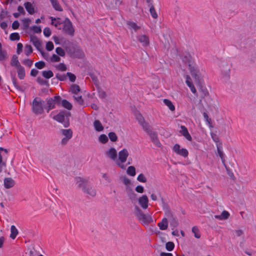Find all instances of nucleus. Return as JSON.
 I'll use <instances>...</instances> for the list:
<instances>
[{
  "instance_id": "f257e3e1",
  "label": "nucleus",
  "mask_w": 256,
  "mask_h": 256,
  "mask_svg": "<svg viewBox=\"0 0 256 256\" xmlns=\"http://www.w3.org/2000/svg\"><path fill=\"white\" fill-rule=\"evenodd\" d=\"M134 214L142 224L148 225L150 223L152 222V216L148 214H144L137 206H134Z\"/></svg>"
},
{
  "instance_id": "f03ea898",
  "label": "nucleus",
  "mask_w": 256,
  "mask_h": 256,
  "mask_svg": "<svg viewBox=\"0 0 256 256\" xmlns=\"http://www.w3.org/2000/svg\"><path fill=\"white\" fill-rule=\"evenodd\" d=\"M70 116V112L61 111L58 114L54 116L53 119L62 124L65 128H68L70 126L69 118Z\"/></svg>"
},
{
  "instance_id": "7ed1b4c3",
  "label": "nucleus",
  "mask_w": 256,
  "mask_h": 256,
  "mask_svg": "<svg viewBox=\"0 0 256 256\" xmlns=\"http://www.w3.org/2000/svg\"><path fill=\"white\" fill-rule=\"evenodd\" d=\"M44 102L40 98H36L32 102V110L36 114H41L44 112Z\"/></svg>"
},
{
  "instance_id": "20e7f679",
  "label": "nucleus",
  "mask_w": 256,
  "mask_h": 256,
  "mask_svg": "<svg viewBox=\"0 0 256 256\" xmlns=\"http://www.w3.org/2000/svg\"><path fill=\"white\" fill-rule=\"evenodd\" d=\"M129 156L128 150L126 148L122 149L118 153V160H116L117 166L122 169H126V166L124 164Z\"/></svg>"
},
{
  "instance_id": "39448f33",
  "label": "nucleus",
  "mask_w": 256,
  "mask_h": 256,
  "mask_svg": "<svg viewBox=\"0 0 256 256\" xmlns=\"http://www.w3.org/2000/svg\"><path fill=\"white\" fill-rule=\"evenodd\" d=\"M60 134L63 136L60 144L62 146L66 145L72 136V130L70 128L61 129L60 130Z\"/></svg>"
},
{
  "instance_id": "423d86ee",
  "label": "nucleus",
  "mask_w": 256,
  "mask_h": 256,
  "mask_svg": "<svg viewBox=\"0 0 256 256\" xmlns=\"http://www.w3.org/2000/svg\"><path fill=\"white\" fill-rule=\"evenodd\" d=\"M63 31L71 36H73L74 34V29L70 20L66 18L63 22Z\"/></svg>"
},
{
  "instance_id": "0eeeda50",
  "label": "nucleus",
  "mask_w": 256,
  "mask_h": 256,
  "mask_svg": "<svg viewBox=\"0 0 256 256\" xmlns=\"http://www.w3.org/2000/svg\"><path fill=\"white\" fill-rule=\"evenodd\" d=\"M189 70L192 77L194 79L195 81L197 82H199L202 78V74L196 64L194 65L191 64Z\"/></svg>"
},
{
  "instance_id": "6e6552de",
  "label": "nucleus",
  "mask_w": 256,
  "mask_h": 256,
  "mask_svg": "<svg viewBox=\"0 0 256 256\" xmlns=\"http://www.w3.org/2000/svg\"><path fill=\"white\" fill-rule=\"evenodd\" d=\"M144 131L149 135L152 142L156 146L158 147L161 146V144L158 138L156 132L152 131L150 128H148V130H145Z\"/></svg>"
},
{
  "instance_id": "1a4fd4ad",
  "label": "nucleus",
  "mask_w": 256,
  "mask_h": 256,
  "mask_svg": "<svg viewBox=\"0 0 256 256\" xmlns=\"http://www.w3.org/2000/svg\"><path fill=\"white\" fill-rule=\"evenodd\" d=\"M172 150L176 154L184 158L187 157L188 154V150L184 148H180V146L178 144H175L173 146Z\"/></svg>"
},
{
  "instance_id": "9d476101",
  "label": "nucleus",
  "mask_w": 256,
  "mask_h": 256,
  "mask_svg": "<svg viewBox=\"0 0 256 256\" xmlns=\"http://www.w3.org/2000/svg\"><path fill=\"white\" fill-rule=\"evenodd\" d=\"M122 2V0H106L105 4L109 9H115Z\"/></svg>"
},
{
  "instance_id": "9b49d317",
  "label": "nucleus",
  "mask_w": 256,
  "mask_h": 256,
  "mask_svg": "<svg viewBox=\"0 0 256 256\" xmlns=\"http://www.w3.org/2000/svg\"><path fill=\"white\" fill-rule=\"evenodd\" d=\"M106 156L112 160H116L118 154L116 150L114 148H110L106 152Z\"/></svg>"
},
{
  "instance_id": "f8f14e48",
  "label": "nucleus",
  "mask_w": 256,
  "mask_h": 256,
  "mask_svg": "<svg viewBox=\"0 0 256 256\" xmlns=\"http://www.w3.org/2000/svg\"><path fill=\"white\" fill-rule=\"evenodd\" d=\"M136 118L138 123L142 126L144 130H148V128H150V125L145 122L144 117L140 114H136Z\"/></svg>"
},
{
  "instance_id": "ddd939ff",
  "label": "nucleus",
  "mask_w": 256,
  "mask_h": 256,
  "mask_svg": "<svg viewBox=\"0 0 256 256\" xmlns=\"http://www.w3.org/2000/svg\"><path fill=\"white\" fill-rule=\"evenodd\" d=\"M138 202L140 206L143 209H146L148 207V199L146 196L143 195L140 197L138 199Z\"/></svg>"
},
{
  "instance_id": "4468645a",
  "label": "nucleus",
  "mask_w": 256,
  "mask_h": 256,
  "mask_svg": "<svg viewBox=\"0 0 256 256\" xmlns=\"http://www.w3.org/2000/svg\"><path fill=\"white\" fill-rule=\"evenodd\" d=\"M138 42L142 44L143 46H147L149 45L150 40L146 34H141L137 37Z\"/></svg>"
},
{
  "instance_id": "2eb2a0df",
  "label": "nucleus",
  "mask_w": 256,
  "mask_h": 256,
  "mask_svg": "<svg viewBox=\"0 0 256 256\" xmlns=\"http://www.w3.org/2000/svg\"><path fill=\"white\" fill-rule=\"evenodd\" d=\"M30 42L32 43L34 46L36 48L39 50L41 51L42 49V44L40 40L34 36H30Z\"/></svg>"
},
{
  "instance_id": "dca6fc26",
  "label": "nucleus",
  "mask_w": 256,
  "mask_h": 256,
  "mask_svg": "<svg viewBox=\"0 0 256 256\" xmlns=\"http://www.w3.org/2000/svg\"><path fill=\"white\" fill-rule=\"evenodd\" d=\"M182 60L186 64H188L189 68L190 67L191 64L192 65L195 64L192 57L188 54H186L182 57Z\"/></svg>"
},
{
  "instance_id": "f3484780",
  "label": "nucleus",
  "mask_w": 256,
  "mask_h": 256,
  "mask_svg": "<svg viewBox=\"0 0 256 256\" xmlns=\"http://www.w3.org/2000/svg\"><path fill=\"white\" fill-rule=\"evenodd\" d=\"M186 82L187 86L190 88L192 92L196 96H197L196 90L195 87L194 86V84H192V83L191 82V78H190V76L188 75H187L186 76Z\"/></svg>"
},
{
  "instance_id": "a211bd4d",
  "label": "nucleus",
  "mask_w": 256,
  "mask_h": 256,
  "mask_svg": "<svg viewBox=\"0 0 256 256\" xmlns=\"http://www.w3.org/2000/svg\"><path fill=\"white\" fill-rule=\"evenodd\" d=\"M181 130L180 131V133L182 134V136L188 140L192 141V138L189 134L187 128L184 126H180Z\"/></svg>"
},
{
  "instance_id": "6ab92c4d",
  "label": "nucleus",
  "mask_w": 256,
  "mask_h": 256,
  "mask_svg": "<svg viewBox=\"0 0 256 256\" xmlns=\"http://www.w3.org/2000/svg\"><path fill=\"white\" fill-rule=\"evenodd\" d=\"M16 70L18 78L20 80L24 79L26 75L24 68L22 66H19L18 67L16 68Z\"/></svg>"
},
{
  "instance_id": "aec40b11",
  "label": "nucleus",
  "mask_w": 256,
  "mask_h": 256,
  "mask_svg": "<svg viewBox=\"0 0 256 256\" xmlns=\"http://www.w3.org/2000/svg\"><path fill=\"white\" fill-rule=\"evenodd\" d=\"M53 8L57 11L62 12V8L58 0H50Z\"/></svg>"
},
{
  "instance_id": "412c9836",
  "label": "nucleus",
  "mask_w": 256,
  "mask_h": 256,
  "mask_svg": "<svg viewBox=\"0 0 256 256\" xmlns=\"http://www.w3.org/2000/svg\"><path fill=\"white\" fill-rule=\"evenodd\" d=\"M77 184L80 188H85L88 185V181L81 178H77Z\"/></svg>"
},
{
  "instance_id": "4be33fe9",
  "label": "nucleus",
  "mask_w": 256,
  "mask_h": 256,
  "mask_svg": "<svg viewBox=\"0 0 256 256\" xmlns=\"http://www.w3.org/2000/svg\"><path fill=\"white\" fill-rule=\"evenodd\" d=\"M46 102L48 104L46 110L47 112H48L50 110L55 108L56 102H54V100H53L52 98L47 99Z\"/></svg>"
},
{
  "instance_id": "5701e85b",
  "label": "nucleus",
  "mask_w": 256,
  "mask_h": 256,
  "mask_svg": "<svg viewBox=\"0 0 256 256\" xmlns=\"http://www.w3.org/2000/svg\"><path fill=\"white\" fill-rule=\"evenodd\" d=\"M24 6L26 11L30 14H32L34 13V9L30 2H26L24 4Z\"/></svg>"
},
{
  "instance_id": "b1692460",
  "label": "nucleus",
  "mask_w": 256,
  "mask_h": 256,
  "mask_svg": "<svg viewBox=\"0 0 256 256\" xmlns=\"http://www.w3.org/2000/svg\"><path fill=\"white\" fill-rule=\"evenodd\" d=\"M158 226L161 230H166L168 226V222L166 218H163L162 222L158 224Z\"/></svg>"
},
{
  "instance_id": "393cba45",
  "label": "nucleus",
  "mask_w": 256,
  "mask_h": 256,
  "mask_svg": "<svg viewBox=\"0 0 256 256\" xmlns=\"http://www.w3.org/2000/svg\"><path fill=\"white\" fill-rule=\"evenodd\" d=\"M70 92L72 94H76L81 92V89L79 86L73 84L70 87Z\"/></svg>"
},
{
  "instance_id": "a878e982",
  "label": "nucleus",
  "mask_w": 256,
  "mask_h": 256,
  "mask_svg": "<svg viewBox=\"0 0 256 256\" xmlns=\"http://www.w3.org/2000/svg\"><path fill=\"white\" fill-rule=\"evenodd\" d=\"M10 65L12 66H15L16 68L21 66L18 60V58L16 55H13L10 62Z\"/></svg>"
},
{
  "instance_id": "bb28decb",
  "label": "nucleus",
  "mask_w": 256,
  "mask_h": 256,
  "mask_svg": "<svg viewBox=\"0 0 256 256\" xmlns=\"http://www.w3.org/2000/svg\"><path fill=\"white\" fill-rule=\"evenodd\" d=\"M4 185L6 188H10L14 185V181L11 178H6L4 180Z\"/></svg>"
},
{
  "instance_id": "cd10ccee",
  "label": "nucleus",
  "mask_w": 256,
  "mask_h": 256,
  "mask_svg": "<svg viewBox=\"0 0 256 256\" xmlns=\"http://www.w3.org/2000/svg\"><path fill=\"white\" fill-rule=\"evenodd\" d=\"M73 97L74 99L80 105H83L84 104V102L83 99L82 98V96L81 94V92L73 94Z\"/></svg>"
},
{
  "instance_id": "c85d7f7f",
  "label": "nucleus",
  "mask_w": 256,
  "mask_h": 256,
  "mask_svg": "<svg viewBox=\"0 0 256 256\" xmlns=\"http://www.w3.org/2000/svg\"><path fill=\"white\" fill-rule=\"evenodd\" d=\"M18 234V230L16 228V226L14 225L10 227V238L13 240H14L17 234Z\"/></svg>"
},
{
  "instance_id": "c756f323",
  "label": "nucleus",
  "mask_w": 256,
  "mask_h": 256,
  "mask_svg": "<svg viewBox=\"0 0 256 256\" xmlns=\"http://www.w3.org/2000/svg\"><path fill=\"white\" fill-rule=\"evenodd\" d=\"M95 130L98 132H101L104 130V127L98 120H96L94 122Z\"/></svg>"
},
{
  "instance_id": "7c9ffc66",
  "label": "nucleus",
  "mask_w": 256,
  "mask_h": 256,
  "mask_svg": "<svg viewBox=\"0 0 256 256\" xmlns=\"http://www.w3.org/2000/svg\"><path fill=\"white\" fill-rule=\"evenodd\" d=\"M216 147H217L218 153L219 156H220V158L222 160V162L223 163H224V154L222 150V147L221 144H217Z\"/></svg>"
},
{
  "instance_id": "2f4dec72",
  "label": "nucleus",
  "mask_w": 256,
  "mask_h": 256,
  "mask_svg": "<svg viewBox=\"0 0 256 256\" xmlns=\"http://www.w3.org/2000/svg\"><path fill=\"white\" fill-rule=\"evenodd\" d=\"M164 103L169 108L171 111H174L175 106L172 104V102L168 99H164L163 100Z\"/></svg>"
},
{
  "instance_id": "473e14b6",
  "label": "nucleus",
  "mask_w": 256,
  "mask_h": 256,
  "mask_svg": "<svg viewBox=\"0 0 256 256\" xmlns=\"http://www.w3.org/2000/svg\"><path fill=\"white\" fill-rule=\"evenodd\" d=\"M42 75L46 78L49 79L53 76L54 74L50 70H44L42 72Z\"/></svg>"
},
{
  "instance_id": "72a5a7b5",
  "label": "nucleus",
  "mask_w": 256,
  "mask_h": 256,
  "mask_svg": "<svg viewBox=\"0 0 256 256\" xmlns=\"http://www.w3.org/2000/svg\"><path fill=\"white\" fill-rule=\"evenodd\" d=\"M7 52L2 49V46L0 42V60H3L7 58Z\"/></svg>"
},
{
  "instance_id": "f704fd0d",
  "label": "nucleus",
  "mask_w": 256,
  "mask_h": 256,
  "mask_svg": "<svg viewBox=\"0 0 256 256\" xmlns=\"http://www.w3.org/2000/svg\"><path fill=\"white\" fill-rule=\"evenodd\" d=\"M62 106L68 110H70L72 107V104L66 100H62Z\"/></svg>"
},
{
  "instance_id": "c9c22d12",
  "label": "nucleus",
  "mask_w": 256,
  "mask_h": 256,
  "mask_svg": "<svg viewBox=\"0 0 256 256\" xmlns=\"http://www.w3.org/2000/svg\"><path fill=\"white\" fill-rule=\"evenodd\" d=\"M50 18L52 20V24L54 25L56 27H58L60 24H63V22L58 21V20H60V18H55L51 16Z\"/></svg>"
},
{
  "instance_id": "e433bc0d",
  "label": "nucleus",
  "mask_w": 256,
  "mask_h": 256,
  "mask_svg": "<svg viewBox=\"0 0 256 256\" xmlns=\"http://www.w3.org/2000/svg\"><path fill=\"white\" fill-rule=\"evenodd\" d=\"M126 172L128 174L131 176H134L136 175V168L134 166H130L128 167Z\"/></svg>"
},
{
  "instance_id": "4c0bfd02",
  "label": "nucleus",
  "mask_w": 256,
  "mask_h": 256,
  "mask_svg": "<svg viewBox=\"0 0 256 256\" xmlns=\"http://www.w3.org/2000/svg\"><path fill=\"white\" fill-rule=\"evenodd\" d=\"M200 92H201V96L204 98L205 96L208 94V92L204 86H201L199 90Z\"/></svg>"
},
{
  "instance_id": "58836bf2",
  "label": "nucleus",
  "mask_w": 256,
  "mask_h": 256,
  "mask_svg": "<svg viewBox=\"0 0 256 256\" xmlns=\"http://www.w3.org/2000/svg\"><path fill=\"white\" fill-rule=\"evenodd\" d=\"M192 232L194 234L195 238H199L200 237V230L196 226H194L192 228Z\"/></svg>"
},
{
  "instance_id": "ea45409f",
  "label": "nucleus",
  "mask_w": 256,
  "mask_h": 256,
  "mask_svg": "<svg viewBox=\"0 0 256 256\" xmlns=\"http://www.w3.org/2000/svg\"><path fill=\"white\" fill-rule=\"evenodd\" d=\"M10 38L11 40H18L20 38L19 34L17 32H14L10 34Z\"/></svg>"
},
{
  "instance_id": "a19ab883",
  "label": "nucleus",
  "mask_w": 256,
  "mask_h": 256,
  "mask_svg": "<svg viewBox=\"0 0 256 256\" xmlns=\"http://www.w3.org/2000/svg\"><path fill=\"white\" fill-rule=\"evenodd\" d=\"M150 4L151 6L150 5V12L151 14V16H152V17L153 18H158V14H156V12L155 9H154V8L152 4Z\"/></svg>"
},
{
  "instance_id": "79ce46f5",
  "label": "nucleus",
  "mask_w": 256,
  "mask_h": 256,
  "mask_svg": "<svg viewBox=\"0 0 256 256\" xmlns=\"http://www.w3.org/2000/svg\"><path fill=\"white\" fill-rule=\"evenodd\" d=\"M174 248V244L173 242H168L166 244V248L168 251H172Z\"/></svg>"
},
{
  "instance_id": "37998d69",
  "label": "nucleus",
  "mask_w": 256,
  "mask_h": 256,
  "mask_svg": "<svg viewBox=\"0 0 256 256\" xmlns=\"http://www.w3.org/2000/svg\"><path fill=\"white\" fill-rule=\"evenodd\" d=\"M30 22V20L28 18H25L24 20H22L24 28L25 30L28 29L29 28Z\"/></svg>"
},
{
  "instance_id": "c03bdc74",
  "label": "nucleus",
  "mask_w": 256,
  "mask_h": 256,
  "mask_svg": "<svg viewBox=\"0 0 256 256\" xmlns=\"http://www.w3.org/2000/svg\"><path fill=\"white\" fill-rule=\"evenodd\" d=\"M98 140L102 144H105L108 141V138L104 134H102L100 136Z\"/></svg>"
},
{
  "instance_id": "a18cd8bd",
  "label": "nucleus",
  "mask_w": 256,
  "mask_h": 256,
  "mask_svg": "<svg viewBox=\"0 0 256 256\" xmlns=\"http://www.w3.org/2000/svg\"><path fill=\"white\" fill-rule=\"evenodd\" d=\"M32 52V48L30 45L26 44L25 46L24 52L26 56H29Z\"/></svg>"
},
{
  "instance_id": "49530a36",
  "label": "nucleus",
  "mask_w": 256,
  "mask_h": 256,
  "mask_svg": "<svg viewBox=\"0 0 256 256\" xmlns=\"http://www.w3.org/2000/svg\"><path fill=\"white\" fill-rule=\"evenodd\" d=\"M108 136V137H109L110 140L112 142H114L117 140L118 136L114 132H109Z\"/></svg>"
},
{
  "instance_id": "de8ad7c7",
  "label": "nucleus",
  "mask_w": 256,
  "mask_h": 256,
  "mask_svg": "<svg viewBox=\"0 0 256 256\" xmlns=\"http://www.w3.org/2000/svg\"><path fill=\"white\" fill-rule=\"evenodd\" d=\"M56 52L59 56H65V52L62 48L58 47L56 48Z\"/></svg>"
},
{
  "instance_id": "09e8293b",
  "label": "nucleus",
  "mask_w": 256,
  "mask_h": 256,
  "mask_svg": "<svg viewBox=\"0 0 256 256\" xmlns=\"http://www.w3.org/2000/svg\"><path fill=\"white\" fill-rule=\"evenodd\" d=\"M203 116H204V120L208 122V124L210 128H212V120L210 118H208V114L206 112H204L203 113Z\"/></svg>"
},
{
  "instance_id": "8fccbe9b",
  "label": "nucleus",
  "mask_w": 256,
  "mask_h": 256,
  "mask_svg": "<svg viewBox=\"0 0 256 256\" xmlns=\"http://www.w3.org/2000/svg\"><path fill=\"white\" fill-rule=\"evenodd\" d=\"M56 67L58 70H60L62 72H64L67 69L66 66L63 63L58 64Z\"/></svg>"
},
{
  "instance_id": "3c124183",
  "label": "nucleus",
  "mask_w": 256,
  "mask_h": 256,
  "mask_svg": "<svg viewBox=\"0 0 256 256\" xmlns=\"http://www.w3.org/2000/svg\"><path fill=\"white\" fill-rule=\"evenodd\" d=\"M35 66L38 68V69H42L46 66V64L43 61H40L38 62H36L35 64Z\"/></svg>"
},
{
  "instance_id": "603ef678",
  "label": "nucleus",
  "mask_w": 256,
  "mask_h": 256,
  "mask_svg": "<svg viewBox=\"0 0 256 256\" xmlns=\"http://www.w3.org/2000/svg\"><path fill=\"white\" fill-rule=\"evenodd\" d=\"M22 63L25 66L30 68L32 65L33 62L30 59H25L22 60Z\"/></svg>"
},
{
  "instance_id": "864d4df0",
  "label": "nucleus",
  "mask_w": 256,
  "mask_h": 256,
  "mask_svg": "<svg viewBox=\"0 0 256 256\" xmlns=\"http://www.w3.org/2000/svg\"><path fill=\"white\" fill-rule=\"evenodd\" d=\"M50 59L52 62H58L60 60V56L56 54H52Z\"/></svg>"
},
{
  "instance_id": "5fc2aeb1",
  "label": "nucleus",
  "mask_w": 256,
  "mask_h": 256,
  "mask_svg": "<svg viewBox=\"0 0 256 256\" xmlns=\"http://www.w3.org/2000/svg\"><path fill=\"white\" fill-rule=\"evenodd\" d=\"M66 76L68 77L69 80L71 82H75L76 80V76L74 74L70 72H68L66 73Z\"/></svg>"
},
{
  "instance_id": "6e6d98bb",
  "label": "nucleus",
  "mask_w": 256,
  "mask_h": 256,
  "mask_svg": "<svg viewBox=\"0 0 256 256\" xmlns=\"http://www.w3.org/2000/svg\"><path fill=\"white\" fill-rule=\"evenodd\" d=\"M54 44L52 42H48L46 44V48L48 51H50L54 49Z\"/></svg>"
},
{
  "instance_id": "4d7b16f0",
  "label": "nucleus",
  "mask_w": 256,
  "mask_h": 256,
  "mask_svg": "<svg viewBox=\"0 0 256 256\" xmlns=\"http://www.w3.org/2000/svg\"><path fill=\"white\" fill-rule=\"evenodd\" d=\"M230 69L228 68V64H226V70L224 74V77L228 78L230 76Z\"/></svg>"
},
{
  "instance_id": "13d9d810",
  "label": "nucleus",
  "mask_w": 256,
  "mask_h": 256,
  "mask_svg": "<svg viewBox=\"0 0 256 256\" xmlns=\"http://www.w3.org/2000/svg\"><path fill=\"white\" fill-rule=\"evenodd\" d=\"M137 180L140 182H145L146 181V179L144 176L142 174H140L138 176Z\"/></svg>"
},
{
  "instance_id": "bf43d9fd",
  "label": "nucleus",
  "mask_w": 256,
  "mask_h": 256,
  "mask_svg": "<svg viewBox=\"0 0 256 256\" xmlns=\"http://www.w3.org/2000/svg\"><path fill=\"white\" fill-rule=\"evenodd\" d=\"M56 78L60 81H64L66 80V76L64 74H56Z\"/></svg>"
},
{
  "instance_id": "052dcab7",
  "label": "nucleus",
  "mask_w": 256,
  "mask_h": 256,
  "mask_svg": "<svg viewBox=\"0 0 256 256\" xmlns=\"http://www.w3.org/2000/svg\"><path fill=\"white\" fill-rule=\"evenodd\" d=\"M12 82L14 86V87L16 89H18V90H22L21 88L17 84V82H16V78L14 76H12Z\"/></svg>"
},
{
  "instance_id": "680f3d73",
  "label": "nucleus",
  "mask_w": 256,
  "mask_h": 256,
  "mask_svg": "<svg viewBox=\"0 0 256 256\" xmlns=\"http://www.w3.org/2000/svg\"><path fill=\"white\" fill-rule=\"evenodd\" d=\"M230 216V214L226 210H224L221 214V217L222 220L228 218Z\"/></svg>"
},
{
  "instance_id": "e2e57ef3",
  "label": "nucleus",
  "mask_w": 256,
  "mask_h": 256,
  "mask_svg": "<svg viewBox=\"0 0 256 256\" xmlns=\"http://www.w3.org/2000/svg\"><path fill=\"white\" fill-rule=\"evenodd\" d=\"M44 34L46 36L48 37L51 34V30L50 28H46L44 30Z\"/></svg>"
},
{
  "instance_id": "0e129e2a",
  "label": "nucleus",
  "mask_w": 256,
  "mask_h": 256,
  "mask_svg": "<svg viewBox=\"0 0 256 256\" xmlns=\"http://www.w3.org/2000/svg\"><path fill=\"white\" fill-rule=\"evenodd\" d=\"M128 25L131 28H133L135 30H136L140 28V27L138 26L135 22H130L128 23Z\"/></svg>"
},
{
  "instance_id": "69168bd1",
  "label": "nucleus",
  "mask_w": 256,
  "mask_h": 256,
  "mask_svg": "<svg viewBox=\"0 0 256 256\" xmlns=\"http://www.w3.org/2000/svg\"><path fill=\"white\" fill-rule=\"evenodd\" d=\"M32 29L34 33H40L42 32L40 28L36 26H33Z\"/></svg>"
},
{
  "instance_id": "338daca9",
  "label": "nucleus",
  "mask_w": 256,
  "mask_h": 256,
  "mask_svg": "<svg viewBox=\"0 0 256 256\" xmlns=\"http://www.w3.org/2000/svg\"><path fill=\"white\" fill-rule=\"evenodd\" d=\"M37 82L42 85H46L48 84L47 81L43 80L42 78L40 77L37 78Z\"/></svg>"
},
{
  "instance_id": "774afa93",
  "label": "nucleus",
  "mask_w": 256,
  "mask_h": 256,
  "mask_svg": "<svg viewBox=\"0 0 256 256\" xmlns=\"http://www.w3.org/2000/svg\"><path fill=\"white\" fill-rule=\"evenodd\" d=\"M170 222V225L174 227H176L178 225V222L176 219L174 217L172 218Z\"/></svg>"
}]
</instances>
